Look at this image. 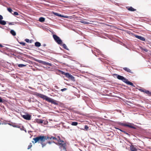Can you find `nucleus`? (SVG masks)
Wrapping results in <instances>:
<instances>
[{"label":"nucleus","instance_id":"nucleus-1","mask_svg":"<svg viewBox=\"0 0 151 151\" xmlns=\"http://www.w3.org/2000/svg\"><path fill=\"white\" fill-rule=\"evenodd\" d=\"M33 139L34 140L32 141L33 143L34 144L37 142L40 143L41 144L42 147H43L46 145V143H44L45 141L46 140V136L40 135L33 138Z\"/></svg>","mask_w":151,"mask_h":151},{"label":"nucleus","instance_id":"nucleus-2","mask_svg":"<svg viewBox=\"0 0 151 151\" xmlns=\"http://www.w3.org/2000/svg\"><path fill=\"white\" fill-rule=\"evenodd\" d=\"M34 95L46 100V101L49 102L51 103L52 104H54L55 105H58V103L56 102L55 100L43 94L36 92L35 93Z\"/></svg>","mask_w":151,"mask_h":151},{"label":"nucleus","instance_id":"nucleus-3","mask_svg":"<svg viewBox=\"0 0 151 151\" xmlns=\"http://www.w3.org/2000/svg\"><path fill=\"white\" fill-rule=\"evenodd\" d=\"M58 139L56 142L57 143H55L56 144L60 146V148L63 147L64 150H66V143L64 142L63 141L61 140L59 137H58Z\"/></svg>","mask_w":151,"mask_h":151},{"label":"nucleus","instance_id":"nucleus-4","mask_svg":"<svg viewBox=\"0 0 151 151\" xmlns=\"http://www.w3.org/2000/svg\"><path fill=\"white\" fill-rule=\"evenodd\" d=\"M53 37L55 41L58 44L61 45L63 42L62 40L60 39V38L55 35H53Z\"/></svg>","mask_w":151,"mask_h":151},{"label":"nucleus","instance_id":"nucleus-5","mask_svg":"<svg viewBox=\"0 0 151 151\" xmlns=\"http://www.w3.org/2000/svg\"><path fill=\"white\" fill-rule=\"evenodd\" d=\"M120 125H121L124 126L125 127H127L130 128L135 129L136 127H134L132 126L131 125V124H129L127 123H120Z\"/></svg>","mask_w":151,"mask_h":151},{"label":"nucleus","instance_id":"nucleus-6","mask_svg":"<svg viewBox=\"0 0 151 151\" xmlns=\"http://www.w3.org/2000/svg\"><path fill=\"white\" fill-rule=\"evenodd\" d=\"M114 75L116 76L118 79L124 82H125V81H126L127 80L126 78H125L124 77L122 76L116 74H115Z\"/></svg>","mask_w":151,"mask_h":151},{"label":"nucleus","instance_id":"nucleus-7","mask_svg":"<svg viewBox=\"0 0 151 151\" xmlns=\"http://www.w3.org/2000/svg\"><path fill=\"white\" fill-rule=\"evenodd\" d=\"M46 140L47 139H50L51 141L54 140H55V142H56L58 140V138H56L55 137L51 136H48L47 137H46Z\"/></svg>","mask_w":151,"mask_h":151},{"label":"nucleus","instance_id":"nucleus-8","mask_svg":"<svg viewBox=\"0 0 151 151\" xmlns=\"http://www.w3.org/2000/svg\"><path fill=\"white\" fill-rule=\"evenodd\" d=\"M3 18V16L0 15V24L1 25H5L6 24V22L5 21L2 20Z\"/></svg>","mask_w":151,"mask_h":151},{"label":"nucleus","instance_id":"nucleus-9","mask_svg":"<svg viewBox=\"0 0 151 151\" xmlns=\"http://www.w3.org/2000/svg\"><path fill=\"white\" fill-rule=\"evenodd\" d=\"M22 117L24 119L27 120H30L31 119V116L28 114L23 115L22 116Z\"/></svg>","mask_w":151,"mask_h":151},{"label":"nucleus","instance_id":"nucleus-10","mask_svg":"<svg viewBox=\"0 0 151 151\" xmlns=\"http://www.w3.org/2000/svg\"><path fill=\"white\" fill-rule=\"evenodd\" d=\"M61 73L62 74H63L65 76L68 78H69L71 76V75L68 73H65L64 72L61 71Z\"/></svg>","mask_w":151,"mask_h":151},{"label":"nucleus","instance_id":"nucleus-11","mask_svg":"<svg viewBox=\"0 0 151 151\" xmlns=\"http://www.w3.org/2000/svg\"><path fill=\"white\" fill-rule=\"evenodd\" d=\"M135 36L136 38L142 41H145V38L142 36L137 35H135Z\"/></svg>","mask_w":151,"mask_h":151},{"label":"nucleus","instance_id":"nucleus-12","mask_svg":"<svg viewBox=\"0 0 151 151\" xmlns=\"http://www.w3.org/2000/svg\"><path fill=\"white\" fill-rule=\"evenodd\" d=\"M123 69L124 70H125V71H126L130 73H133V72L131 71V70H130L129 68H127V67H124V68H123Z\"/></svg>","mask_w":151,"mask_h":151},{"label":"nucleus","instance_id":"nucleus-13","mask_svg":"<svg viewBox=\"0 0 151 151\" xmlns=\"http://www.w3.org/2000/svg\"><path fill=\"white\" fill-rule=\"evenodd\" d=\"M35 121L36 122L38 123L42 124L43 122V120L40 119H36Z\"/></svg>","mask_w":151,"mask_h":151},{"label":"nucleus","instance_id":"nucleus-14","mask_svg":"<svg viewBox=\"0 0 151 151\" xmlns=\"http://www.w3.org/2000/svg\"><path fill=\"white\" fill-rule=\"evenodd\" d=\"M124 83H126V84H127L128 85H129L131 86H134L133 83H132L129 81H128V80L127 79V80L126 81H125V82Z\"/></svg>","mask_w":151,"mask_h":151},{"label":"nucleus","instance_id":"nucleus-15","mask_svg":"<svg viewBox=\"0 0 151 151\" xmlns=\"http://www.w3.org/2000/svg\"><path fill=\"white\" fill-rule=\"evenodd\" d=\"M36 61L38 62V63H42V64L44 65H46V64L47 62H46L45 61H43L42 60H36Z\"/></svg>","mask_w":151,"mask_h":151},{"label":"nucleus","instance_id":"nucleus-16","mask_svg":"<svg viewBox=\"0 0 151 151\" xmlns=\"http://www.w3.org/2000/svg\"><path fill=\"white\" fill-rule=\"evenodd\" d=\"M130 150L131 151H137V149L133 145L130 146Z\"/></svg>","mask_w":151,"mask_h":151},{"label":"nucleus","instance_id":"nucleus-17","mask_svg":"<svg viewBox=\"0 0 151 151\" xmlns=\"http://www.w3.org/2000/svg\"><path fill=\"white\" fill-rule=\"evenodd\" d=\"M128 10L130 11H134L136 10V9H134L131 6L128 8Z\"/></svg>","mask_w":151,"mask_h":151},{"label":"nucleus","instance_id":"nucleus-18","mask_svg":"<svg viewBox=\"0 0 151 151\" xmlns=\"http://www.w3.org/2000/svg\"><path fill=\"white\" fill-rule=\"evenodd\" d=\"M81 20V21H80V22H81V23H83V24H91L90 23H89L88 22H86V21L83 20Z\"/></svg>","mask_w":151,"mask_h":151},{"label":"nucleus","instance_id":"nucleus-19","mask_svg":"<svg viewBox=\"0 0 151 151\" xmlns=\"http://www.w3.org/2000/svg\"><path fill=\"white\" fill-rule=\"evenodd\" d=\"M39 21L41 22H44L45 21V18L44 17H41L39 18Z\"/></svg>","mask_w":151,"mask_h":151},{"label":"nucleus","instance_id":"nucleus-20","mask_svg":"<svg viewBox=\"0 0 151 151\" xmlns=\"http://www.w3.org/2000/svg\"><path fill=\"white\" fill-rule=\"evenodd\" d=\"M35 45L37 47H39L41 46V44L39 42H36L35 43Z\"/></svg>","mask_w":151,"mask_h":151},{"label":"nucleus","instance_id":"nucleus-21","mask_svg":"<svg viewBox=\"0 0 151 151\" xmlns=\"http://www.w3.org/2000/svg\"><path fill=\"white\" fill-rule=\"evenodd\" d=\"M10 33L13 36H15L16 35V33L13 30H11L10 31Z\"/></svg>","mask_w":151,"mask_h":151},{"label":"nucleus","instance_id":"nucleus-22","mask_svg":"<svg viewBox=\"0 0 151 151\" xmlns=\"http://www.w3.org/2000/svg\"><path fill=\"white\" fill-rule=\"evenodd\" d=\"M145 93L147 94L148 96H151V92L150 91L146 90L145 91Z\"/></svg>","mask_w":151,"mask_h":151},{"label":"nucleus","instance_id":"nucleus-23","mask_svg":"<svg viewBox=\"0 0 151 151\" xmlns=\"http://www.w3.org/2000/svg\"><path fill=\"white\" fill-rule=\"evenodd\" d=\"M78 124V123L77 122H73L71 123V125L72 126H77Z\"/></svg>","mask_w":151,"mask_h":151},{"label":"nucleus","instance_id":"nucleus-24","mask_svg":"<svg viewBox=\"0 0 151 151\" xmlns=\"http://www.w3.org/2000/svg\"><path fill=\"white\" fill-rule=\"evenodd\" d=\"M69 79H71L72 81H75L74 77L72 75H71Z\"/></svg>","mask_w":151,"mask_h":151},{"label":"nucleus","instance_id":"nucleus-25","mask_svg":"<svg viewBox=\"0 0 151 151\" xmlns=\"http://www.w3.org/2000/svg\"><path fill=\"white\" fill-rule=\"evenodd\" d=\"M62 45H63V47L66 50H68V48L67 46L65 44H63Z\"/></svg>","mask_w":151,"mask_h":151},{"label":"nucleus","instance_id":"nucleus-26","mask_svg":"<svg viewBox=\"0 0 151 151\" xmlns=\"http://www.w3.org/2000/svg\"><path fill=\"white\" fill-rule=\"evenodd\" d=\"M25 66H26L25 65L23 64H19L18 65V66L20 68L22 67Z\"/></svg>","mask_w":151,"mask_h":151},{"label":"nucleus","instance_id":"nucleus-27","mask_svg":"<svg viewBox=\"0 0 151 151\" xmlns=\"http://www.w3.org/2000/svg\"><path fill=\"white\" fill-rule=\"evenodd\" d=\"M32 146V145L31 143H30L28 147L27 148L28 149H29L31 148Z\"/></svg>","mask_w":151,"mask_h":151},{"label":"nucleus","instance_id":"nucleus-28","mask_svg":"<svg viewBox=\"0 0 151 151\" xmlns=\"http://www.w3.org/2000/svg\"><path fill=\"white\" fill-rule=\"evenodd\" d=\"M7 10L9 12L11 13H12V12L13 11L12 9L10 8H8Z\"/></svg>","mask_w":151,"mask_h":151},{"label":"nucleus","instance_id":"nucleus-29","mask_svg":"<svg viewBox=\"0 0 151 151\" xmlns=\"http://www.w3.org/2000/svg\"><path fill=\"white\" fill-rule=\"evenodd\" d=\"M146 90L145 89H139V90L141 91V92H143L144 93H145V90Z\"/></svg>","mask_w":151,"mask_h":151},{"label":"nucleus","instance_id":"nucleus-30","mask_svg":"<svg viewBox=\"0 0 151 151\" xmlns=\"http://www.w3.org/2000/svg\"><path fill=\"white\" fill-rule=\"evenodd\" d=\"M19 43L21 45H22L23 46H24L26 44L24 42H19Z\"/></svg>","mask_w":151,"mask_h":151},{"label":"nucleus","instance_id":"nucleus-31","mask_svg":"<svg viewBox=\"0 0 151 151\" xmlns=\"http://www.w3.org/2000/svg\"><path fill=\"white\" fill-rule=\"evenodd\" d=\"M55 14L59 17H61V15L60 14H59L57 13H55Z\"/></svg>","mask_w":151,"mask_h":151},{"label":"nucleus","instance_id":"nucleus-32","mask_svg":"<svg viewBox=\"0 0 151 151\" xmlns=\"http://www.w3.org/2000/svg\"><path fill=\"white\" fill-rule=\"evenodd\" d=\"M47 143L50 144H51V143H55V142L54 141H48L47 142Z\"/></svg>","mask_w":151,"mask_h":151},{"label":"nucleus","instance_id":"nucleus-33","mask_svg":"<svg viewBox=\"0 0 151 151\" xmlns=\"http://www.w3.org/2000/svg\"><path fill=\"white\" fill-rule=\"evenodd\" d=\"M84 128H85V129H86V130H87L88 129V127L87 125H86L85 126Z\"/></svg>","mask_w":151,"mask_h":151},{"label":"nucleus","instance_id":"nucleus-34","mask_svg":"<svg viewBox=\"0 0 151 151\" xmlns=\"http://www.w3.org/2000/svg\"><path fill=\"white\" fill-rule=\"evenodd\" d=\"M14 14L15 15H18L19 14L17 12H14Z\"/></svg>","mask_w":151,"mask_h":151},{"label":"nucleus","instance_id":"nucleus-35","mask_svg":"<svg viewBox=\"0 0 151 151\" xmlns=\"http://www.w3.org/2000/svg\"><path fill=\"white\" fill-rule=\"evenodd\" d=\"M67 90V88H64L61 89V91L63 92V91H65Z\"/></svg>","mask_w":151,"mask_h":151},{"label":"nucleus","instance_id":"nucleus-36","mask_svg":"<svg viewBox=\"0 0 151 151\" xmlns=\"http://www.w3.org/2000/svg\"><path fill=\"white\" fill-rule=\"evenodd\" d=\"M3 102H4V101H3V99H2L1 98V97H0V103H2Z\"/></svg>","mask_w":151,"mask_h":151},{"label":"nucleus","instance_id":"nucleus-37","mask_svg":"<svg viewBox=\"0 0 151 151\" xmlns=\"http://www.w3.org/2000/svg\"><path fill=\"white\" fill-rule=\"evenodd\" d=\"M46 65H49L50 66H51V65H51V63H49L48 62H47L46 63Z\"/></svg>","mask_w":151,"mask_h":151},{"label":"nucleus","instance_id":"nucleus-38","mask_svg":"<svg viewBox=\"0 0 151 151\" xmlns=\"http://www.w3.org/2000/svg\"><path fill=\"white\" fill-rule=\"evenodd\" d=\"M29 40L28 39H26L25 40V41L27 42H29Z\"/></svg>","mask_w":151,"mask_h":151},{"label":"nucleus","instance_id":"nucleus-39","mask_svg":"<svg viewBox=\"0 0 151 151\" xmlns=\"http://www.w3.org/2000/svg\"><path fill=\"white\" fill-rule=\"evenodd\" d=\"M14 127H18V128H19V127L18 125H15L13 126Z\"/></svg>","mask_w":151,"mask_h":151},{"label":"nucleus","instance_id":"nucleus-40","mask_svg":"<svg viewBox=\"0 0 151 151\" xmlns=\"http://www.w3.org/2000/svg\"><path fill=\"white\" fill-rule=\"evenodd\" d=\"M123 132H124V134H127V135H129V134L128 133H127V132H125V131H123Z\"/></svg>","mask_w":151,"mask_h":151},{"label":"nucleus","instance_id":"nucleus-41","mask_svg":"<svg viewBox=\"0 0 151 151\" xmlns=\"http://www.w3.org/2000/svg\"><path fill=\"white\" fill-rule=\"evenodd\" d=\"M62 17H64V18H68V16H62Z\"/></svg>","mask_w":151,"mask_h":151},{"label":"nucleus","instance_id":"nucleus-42","mask_svg":"<svg viewBox=\"0 0 151 151\" xmlns=\"http://www.w3.org/2000/svg\"><path fill=\"white\" fill-rule=\"evenodd\" d=\"M144 50L145 51V52H147V51H148V50H147V49H144Z\"/></svg>","mask_w":151,"mask_h":151},{"label":"nucleus","instance_id":"nucleus-43","mask_svg":"<svg viewBox=\"0 0 151 151\" xmlns=\"http://www.w3.org/2000/svg\"><path fill=\"white\" fill-rule=\"evenodd\" d=\"M118 129L119 130H120L122 132H123V131H123L122 130H121V129Z\"/></svg>","mask_w":151,"mask_h":151},{"label":"nucleus","instance_id":"nucleus-44","mask_svg":"<svg viewBox=\"0 0 151 151\" xmlns=\"http://www.w3.org/2000/svg\"><path fill=\"white\" fill-rule=\"evenodd\" d=\"M9 25H13V24H12L11 22H9Z\"/></svg>","mask_w":151,"mask_h":151},{"label":"nucleus","instance_id":"nucleus-45","mask_svg":"<svg viewBox=\"0 0 151 151\" xmlns=\"http://www.w3.org/2000/svg\"><path fill=\"white\" fill-rule=\"evenodd\" d=\"M4 47V46L0 44V47Z\"/></svg>","mask_w":151,"mask_h":151},{"label":"nucleus","instance_id":"nucleus-46","mask_svg":"<svg viewBox=\"0 0 151 151\" xmlns=\"http://www.w3.org/2000/svg\"><path fill=\"white\" fill-rule=\"evenodd\" d=\"M1 121L0 120V124H1Z\"/></svg>","mask_w":151,"mask_h":151},{"label":"nucleus","instance_id":"nucleus-47","mask_svg":"<svg viewBox=\"0 0 151 151\" xmlns=\"http://www.w3.org/2000/svg\"><path fill=\"white\" fill-rule=\"evenodd\" d=\"M65 150V151H66V150Z\"/></svg>","mask_w":151,"mask_h":151},{"label":"nucleus","instance_id":"nucleus-48","mask_svg":"<svg viewBox=\"0 0 151 151\" xmlns=\"http://www.w3.org/2000/svg\"><path fill=\"white\" fill-rule=\"evenodd\" d=\"M0 27L1 28V27L0 26Z\"/></svg>","mask_w":151,"mask_h":151}]
</instances>
